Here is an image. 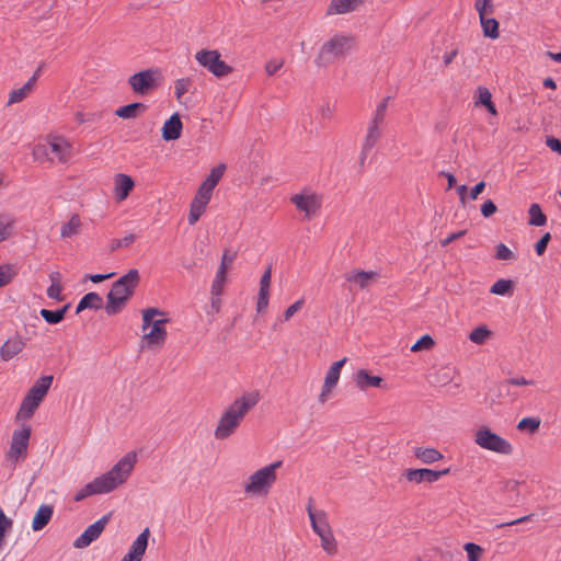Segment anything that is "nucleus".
I'll list each match as a JSON object with an SVG mask.
<instances>
[{
    "mask_svg": "<svg viewBox=\"0 0 561 561\" xmlns=\"http://www.w3.org/2000/svg\"><path fill=\"white\" fill-rule=\"evenodd\" d=\"M356 387L363 391L368 388H385L383 379L380 376H373L366 369H359L354 376Z\"/></svg>",
    "mask_w": 561,
    "mask_h": 561,
    "instance_id": "24",
    "label": "nucleus"
},
{
    "mask_svg": "<svg viewBox=\"0 0 561 561\" xmlns=\"http://www.w3.org/2000/svg\"><path fill=\"white\" fill-rule=\"evenodd\" d=\"M551 240L550 232H546L535 245V251L538 255H542Z\"/></svg>",
    "mask_w": 561,
    "mask_h": 561,
    "instance_id": "59",
    "label": "nucleus"
},
{
    "mask_svg": "<svg viewBox=\"0 0 561 561\" xmlns=\"http://www.w3.org/2000/svg\"><path fill=\"white\" fill-rule=\"evenodd\" d=\"M162 79L161 71L157 68H149L128 78V84L134 93L146 95L156 89Z\"/></svg>",
    "mask_w": 561,
    "mask_h": 561,
    "instance_id": "13",
    "label": "nucleus"
},
{
    "mask_svg": "<svg viewBox=\"0 0 561 561\" xmlns=\"http://www.w3.org/2000/svg\"><path fill=\"white\" fill-rule=\"evenodd\" d=\"M81 226H82V222H81L79 215H77V214L71 215L69 220L67 222L62 224V226L60 228V237L62 239L73 238L75 236L79 234V232L81 230Z\"/></svg>",
    "mask_w": 561,
    "mask_h": 561,
    "instance_id": "30",
    "label": "nucleus"
},
{
    "mask_svg": "<svg viewBox=\"0 0 561 561\" xmlns=\"http://www.w3.org/2000/svg\"><path fill=\"white\" fill-rule=\"evenodd\" d=\"M528 216V224L530 226L542 227L547 224V216L542 213L540 205L537 203L529 206Z\"/></svg>",
    "mask_w": 561,
    "mask_h": 561,
    "instance_id": "37",
    "label": "nucleus"
},
{
    "mask_svg": "<svg viewBox=\"0 0 561 561\" xmlns=\"http://www.w3.org/2000/svg\"><path fill=\"white\" fill-rule=\"evenodd\" d=\"M390 96L383 98L376 106L370 122L383 125Z\"/></svg>",
    "mask_w": 561,
    "mask_h": 561,
    "instance_id": "44",
    "label": "nucleus"
},
{
    "mask_svg": "<svg viewBox=\"0 0 561 561\" xmlns=\"http://www.w3.org/2000/svg\"><path fill=\"white\" fill-rule=\"evenodd\" d=\"M226 171V164L220 163L217 167L213 168L210 170V173L207 175L205 181L202 183L203 185L214 190L216 185L219 183L221 178L224 176V173Z\"/></svg>",
    "mask_w": 561,
    "mask_h": 561,
    "instance_id": "38",
    "label": "nucleus"
},
{
    "mask_svg": "<svg viewBox=\"0 0 561 561\" xmlns=\"http://www.w3.org/2000/svg\"><path fill=\"white\" fill-rule=\"evenodd\" d=\"M547 146L554 152L561 154V141L554 137H549L546 140Z\"/></svg>",
    "mask_w": 561,
    "mask_h": 561,
    "instance_id": "62",
    "label": "nucleus"
},
{
    "mask_svg": "<svg viewBox=\"0 0 561 561\" xmlns=\"http://www.w3.org/2000/svg\"><path fill=\"white\" fill-rule=\"evenodd\" d=\"M455 370L451 367H442L433 374L431 382L435 387H444L454 379Z\"/></svg>",
    "mask_w": 561,
    "mask_h": 561,
    "instance_id": "33",
    "label": "nucleus"
},
{
    "mask_svg": "<svg viewBox=\"0 0 561 561\" xmlns=\"http://www.w3.org/2000/svg\"><path fill=\"white\" fill-rule=\"evenodd\" d=\"M307 513L312 530L320 538V546L322 550L330 557L336 556L339 552V545L329 523L328 514L322 510H313L311 503L307 506Z\"/></svg>",
    "mask_w": 561,
    "mask_h": 561,
    "instance_id": "8",
    "label": "nucleus"
},
{
    "mask_svg": "<svg viewBox=\"0 0 561 561\" xmlns=\"http://www.w3.org/2000/svg\"><path fill=\"white\" fill-rule=\"evenodd\" d=\"M213 191L214 190L201 184L192 203L206 209V206L211 198Z\"/></svg>",
    "mask_w": 561,
    "mask_h": 561,
    "instance_id": "43",
    "label": "nucleus"
},
{
    "mask_svg": "<svg viewBox=\"0 0 561 561\" xmlns=\"http://www.w3.org/2000/svg\"><path fill=\"white\" fill-rule=\"evenodd\" d=\"M473 442L480 448L500 455H512L514 451L513 445L504 437L493 432L488 426H480L473 437Z\"/></svg>",
    "mask_w": 561,
    "mask_h": 561,
    "instance_id": "10",
    "label": "nucleus"
},
{
    "mask_svg": "<svg viewBox=\"0 0 561 561\" xmlns=\"http://www.w3.org/2000/svg\"><path fill=\"white\" fill-rule=\"evenodd\" d=\"M381 128H382V125H379L377 123H373L369 121L367 131H366L365 138L362 144V150H360V156H359V163L362 165L365 164L369 152L373 150V148L378 142V140L381 136Z\"/></svg>",
    "mask_w": 561,
    "mask_h": 561,
    "instance_id": "20",
    "label": "nucleus"
},
{
    "mask_svg": "<svg viewBox=\"0 0 561 561\" xmlns=\"http://www.w3.org/2000/svg\"><path fill=\"white\" fill-rule=\"evenodd\" d=\"M198 65L207 69L213 76L222 78L232 72V67L221 59L217 49H201L195 54Z\"/></svg>",
    "mask_w": 561,
    "mask_h": 561,
    "instance_id": "12",
    "label": "nucleus"
},
{
    "mask_svg": "<svg viewBox=\"0 0 561 561\" xmlns=\"http://www.w3.org/2000/svg\"><path fill=\"white\" fill-rule=\"evenodd\" d=\"M50 158H55V162L65 163L72 157V146L64 137L50 136L47 138Z\"/></svg>",
    "mask_w": 561,
    "mask_h": 561,
    "instance_id": "16",
    "label": "nucleus"
},
{
    "mask_svg": "<svg viewBox=\"0 0 561 561\" xmlns=\"http://www.w3.org/2000/svg\"><path fill=\"white\" fill-rule=\"evenodd\" d=\"M492 331L486 325L482 324L474 328L469 333L468 339L477 345H483L492 337Z\"/></svg>",
    "mask_w": 561,
    "mask_h": 561,
    "instance_id": "36",
    "label": "nucleus"
},
{
    "mask_svg": "<svg viewBox=\"0 0 561 561\" xmlns=\"http://www.w3.org/2000/svg\"><path fill=\"white\" fill-rule=\"evenodd\" d=\"M365 4V0H330L325 15H346L359 11Z\"/></svg>",
    "mask_w": 561,
    "mask_h": 561,
    "instance_id": "18",
    "label": "nucleus"
},
{
    "mask_svg": "<svg viewBox=\"0 0 561 561\" xmlns=\"http://www.w3.org/2000/svg\"><path fill=\"white\" fill-rule=\"evenodd\" d=\"M54 514V508L49 504H43L36 511L33 520H32V529L34 531L42 530L51 519Z\"/></svg>",
    "mask_w": 561,
    "mask_h": 561,
    "instance_id": "26",
    "label": "nucleus"
},
{
    "mask_svg": "<svg viewBox=\"0 0 561 561\" xmlns=\"http://www.w3.org/2000/svg\"><path fill=\"white\" fill-rule=\"evenodd\" d=\"M146 111V105L142 103H131L128 105L121 106L116 110L115 114L124 119L135 118L139 113Z\"/></svg>",
    "mask_w": 561,
    "mask_h": 561,
    "instance_id": "34",
    "label": "nucleus"
},
{
    "mask_svg": "<svg viewBox=\"0 0 561 561\" xmlns=\"http://www.w3.org/2000/svg\"><path fill=\"white\" fill-rule=\"evenodd\" d=\"M492 101V94L486 87L479 85L473 93L474 106H486Z\"/></svg>",
    "mask_w": 561,
    "mask_h": 561,
    "instance_id": "40",
    "label": "nucleus"
},
{
    "mask_svg": "<svg viewBox=\"0 0 561 561\" xmlns=\"http://www.w3.org/2000/svg\"><path fill=\"white\" fill-rule=\"evenodd\" d=\"M305 304V299L300 298L297 301H295L293 305H290L284 312V321L290 320L295 313L301 310L302 306Z\"/></svg>",
    "mask_w": 561,
    "mask_h": 561,
    "instance_id": "54",
    "label": "nucleus"
},
{
    "mask_svg": "<svg viewBox=\"0 0 561 561\" xmlns=\"http://www.w3.org/2000/svg\"><path fill=\"white\" fill-rule=\"evenodd\" d=\"M135 240H136V236L133 233H129L122 239L115 240L112 244V249L128 248L135 242Z\"/></svg>",
    "mask_w": 561,
    "mask_h": 561,
    "instance_id": "57",
    "label": "nucleus"
},
{
    "mask_svg": "<svg viewBox=\"0 0 561 561\" xmlns=\"http://www.w3.org/2000/svg\"><path fill=\"white\" fill-rule=\"evenodd\" d=\"M541 421L539 417H524L518 424L517 428L519 431H529L530 433H535L540 427Z\"/></svg>",
    "mask_w": 561,
    "mask_h": 561,
    "instance_id": "46",
    "label": "nucleus"
},
{
    "mask_svg": "<svg viewBox=\"0 0 561 561\" xmlns=\"http://www.w3.org/2000/svg\"><path fill=\"white\" fill-rule=\"evenodd\" d=\"M283 66V59H271L265 65V71L268 76H274Z\"/></svg>",
    "mask_w": 561,
    "mask_h": 561,
    "instance_id": "56",
    "label": "nucleus"
},
{
    "mask_svg": "<svg viewBox=\"0 0 561 561\" xmlns=\"http://www.w3.org/2000/svg\"><path fill=\"white\" fill-rule=\"evenodd\" d=\"M38 72H39V69L23 87H21L19 89H14L10 92L9 99H8V105L19 103V102L23 101L30 94V92L33 90V88L35 85Z\"/></svg>",
    "mask_w": 561,
    "mask_h": 561,
    "instance_id": "27",
    "label": "nucleus"
},
{
    "mask_svg": "<svg viewBox=\"0 0 561 561\" xmlns=\"http://www.w3.org/2000/svg\"><path fill=\"white\" fill-rule=\"evenodd\" d=\"M259 401L260 393L257 391H245L237 397L222 410L214 430L215 438L224 440L232 436Z\"/></svg>",
    "mask_w": 561,
    "mask_h": 561,
    "instance_id": "2",
    "label": "nucleus"
},
{
    "mask_svg": "<svg viewBox=\"0 0 561 561\" xmlns=\"http://www.w3.org/2000/svg\"><path fill=\"white\" fill-rule=\"evenodd\" d=\"M54 376H41L27 390L26 394L21 401L19 410L15 414V422L25 423L31 420L42 402L45 400L48 391L53 385Z\"/></svg>",
    "mask_w": 561,
    "mask_h": 561,
    "instance_id": "7",
    "label": "nucleus"
},
{
    "mask_svg": "<svg viewBox=\"0 0 561 561\" xmlns=\"http://www.w3.org/2000/svg\"><path fill=\"white\" fill-rule=\"evenodd\" d=\"M61 291L62 287L60 284H50V286L47 288V296L50 299L61 301L64 299Z\"/></svg>",
    "mask_w": 561,
    "mask_h": 561,
    "instance_id": "58",
    "label": "nucleus"
},
{
    "mask_svg": "<svg viewBox=\"0 0 561 561\" xmlns=\"http://www.w3.org/2000/svg\"><path fill=\"white\" fill-rule=\"evenodd\" d=\"M466 233L465 230H460V231H457V232H454L451 234H449L443 242H442V245L443 247H446L448 245L449 243L454 242L455 240L459 239L460 237H462L463 234Z\"/></svg>",
    "mask_w": 561,
    "mask_h": 561,
    "instance_id": "64",
    "label": "nucleus"
},
{
    "mask_svg": "<svg viewBox=\"0 0 561 561\" xmlns=\"http://www.w3.org/2000/svg\"><path fill=\"white\" fill-rule=\"evenodd\" d=\"M192 87L190 78H180L174 81V96L179 103H183V96Z\"/></svg>",
    "mask_w": 561,
    "mask_h": 561,
    "instance_id": "41",
    "label": "nucleus"
},
{
    "mask_svg": "<svg viewBox=\"0 0 561 561\" xmlns=\"http://www.w3.org/2000/svg\"><path fill=\"white\" fill-rule=\"evenodd\" d=\"M110 518V514L104 515L99 520L88 526L85 530L73 541V547L77 549H83L90 546L101 536L106 525L108 524Z\"/></svg>",
    "mask_w": 561,
    "mask_h": 561,
    "instance_id": "15",
    "label": "nucleus"
},
{
    "mask_svg": "<svg viewBox=\"0 0 561 561\" xmlns=\"http://www.w3.org/2000/svg\"><path fill=\"white\" fill-rule=\"evenodd\" d=\"M234 260V255L229 254L228 251H226L222 254L220 265L216 272L215 278L211 284V295L213 296H220L224 291L225 283L227 279V273L232 265Z\"/></svg>",
    "mask_w": 561,
    "mask_h": 561,
    "instance_id": "19",
    "label": "nucleus"
},
{
    "mask_svg": "<svg viewBox=\"0 0 561 561\" xmlns=\"http://www.w3.org/2000/svg\"><path fill=\"white\" fill-rule=\"evenodd\" d=\"M271 280H272V267L268 266L260 279L259 294L270 295Z\"/></svg>",
    "mask_w": 561,
    "mask_h": 561,
    "instance_id": "50",
    "label": "nucleus"
},
{
    "mask_svg": "<svg viewBox=\"0 0 561 561\" xmlns=\"http://www.w3.org/2000/svg\"><path fill=\"white\" fill-rule=\"evenodd\" d=\"M33 158L35 161L41 163L44 162H55V158H50V152L48 150L47 141L45 144H37L33 149Z\"/></svg>",
    "mask_w": 561,
    "mask_h": 561,
    "instance_id": "42",
    "label": "nucleus"
},
{
    "mask_svg": "<svg viewBox=\"0 0 561 561\" xmlns=\"http://www.w3.org/2000/svg\"><path fill=\"white\" fill-rule=\"evenodd\" d=\"M13 522L7 517L3 510L0 507V546L3 543L5 534L11 530Z\"/></svg>",
    "mask_w": 561,
    "mask_h": 561,
    "instance_id": "49",
    "label": "nucleus"
},
{
    "mask_svg": "<svg viewBox=\"0 0 561 561\" xmlns=\"http://www.w3.org/2000/svg\"><path fill=\"white\" fill-rule=\"evenodd\" d=\"M183 124L180 115L174 113L169 119H167L161 128L162 138L165 141L176 140L181 137Z\"/></svg>",
    "mask_w": 561,
    "mask_h": 561,
    "instance_id": "23",
    "label": "nucleus"
},
{
    "mask_svg": "<svg viewBox=\"0 0 561 561\" xmlns=\"http://www.w3.org/2000/svg\"><path fill=\"white\" fill-rule=\"evenodd\" d=\"M449 469H444L440 471L421 468V469H408L404 472V478L415 484H421L423 482L434 483L438 481L443 476L447 474Z\"/></svg>",
    "mask_w": 561,
    "mask_h": 561,
    "instance_id": "17",
    "label": "nucleus"
},
{
    "mask_svg": "<svg viewBox=\"0 0 561 561\" xmlns=\"http://www.w3.org/2000/svg\"><path fill=\"white\" fill-rule=\"evenodd\" d=\"M485 188V182L481 181L479 182L476 186H473L469 193V197L471 199H477L478 196L483 192V190Z\"/></svg>",
    "mask_w": 561,
    "mask_h": 561,
    "instance_id": "63",
    "label": "nucleus"
},
{
    "mask_svg": "<svg viewBox=\"0 0 561 561\" xmlns=\"http://www.w3.org/2000/svg\"><path fill=\"white\" fill-rule=\"evenodd\" d=\"M413 453H414V456L419 460H421L423 463H426V465L437 462V461L442 460L444 457L439 450L432 448V447H428V448L416 447V448H414Z\"/></svg>",
    "mask_w": 561,
    "mask_h": 561,
    "instance_id": "31",
    "label": "nucleus"
},
{
    "mask_svg": "<svg viewBox=\"0 0 561 561\" xmlns=\"http://www.w3.org/2000/svg\"><path fill=\"white\" fill-rule=\"evenodd\" d=\"M465 551L467 552L469 561H480V556L482 553V548L473 542H468L465 545Z\"/></svg>",
    "mask_w": 561,
    "mask_h": 561,
    "instance_id": "52",
    "label": "nucleus"
},
{
    "mask_svg": "<svg viewBox=\"0 0 561 561\" xmlns=\"http://www.w3.org/2000/svg\"><path fill=\"white\" fill-rule=\"evenodd\" d=\"M434 346V340L430 335H423L416 343L411 347L412 352H420L424 350H431Z\"/></svg>",
    "mask_w": 561,
    "mask_h": 561,
    "instance_id": "51",
    "label": "nucleus"
},
{
    "mask_svg": "<svg viewBox=\"0 0 561 561\" xmlns=\"http://www.w3.org/2000/svg\"><path fill=\"white\" fill-rule=\"evenodd\" d=\"M149 536V528H145L133 541L128 553H130L131 556L136 557L141 561L148 546Z\"/></svg>",
    "mask_w": 561,
    "mask_h": 561,
    "instance_id": "28",
    "label": "nucleus"
},
{
    "mask_svg": "<svg viewBox=\"0 0 561 561\" xmlns=\"http://www.w3.org/2000/svg\"><path fill=\"white\" fill-rule=\"evenodd\" d=\"M513 291V282L511 279H499L496 280L491 289L490 293L494 295H510Z\"/></svg>",
    "mask_w": 561,
    "mask_h": 561,
    "instance_id": "45",
    "label": "nucleus"
},
{
    "mask_svg": "<svg viewBox=\"0 0 561 561\" xmlns=\"http://www.w3.org/2000/svg\"><path fill=\"white\" fill-rule=\"evenodd\" d=\"M15 217L10 214H0V242L9 239L13 232Z\"/></svg>",
    "mask_w": 561,
    "mask_h": 561,
    "instance_id": "35",
    "label": "nucleus"
},
{
    "mask_svg": "<svg viewBox=\"0 0 561 561\" xmlns=\"http://www.w3.org/2000/svg\"><path fill=\"white\" fill-rule=\"evenodd\" d=\"M205 208L191 203L190 214H188V222L190 225H194L198 221L201 216L204 214Z\"/></svg>",
    "mask_w": 561,
    "mask_h": 561,
    "instance_id": "55",
    "label": "nucleus"
},
{
    "mask_svg": "<svg viewBox=\"0 0 561 561\" xmlns=\"http://www.w3.org/2000/svg\"><path fill=\"white\" fill-rule=\"evenodd\" d=\"M16 275V270L10 264L0 265V287L8 285Z\"/></svg>",
    "mask_w": 561,
    "mask_h": 561,
    "instance_id": "47",
    "label": "nucleus"
},
{
    "mask_svg": "<svg viewBox=\"0 0 561 561\" xmlns=\"http://www.w3.org/2000/svg\"><path fill=\"white\" fill-rule=\"evenodd\" d=\"M268 301L270 295L259 294L256 302L257 312H262L263 310H265L268 306Z\"/></svg>",
    "mask_w": 561,
    "mask_h": 561,
    "instance_id": "61",
    "label": "nucleus"
},
{
    "mask_svg": "<svg viewBox=\"0 0 561 561\" xmlns=\"http://www.w3.org/2000/svg\"><path fill=\"white\" fill-rule=\"evenodd\" d=\"M26 341L21 335L9 337L0 347V358L9 362L18 356L25 347Z\"/></svg>",
    "mask_w": 561,
    "mask_h": 561,
    "instance_id": "21",
    "label": "nucleus"
},
{
    "mask_svg": "<svg viewBox=\"0 0 561 561\" xmlns=\"http://www.w3.org/2000/svg\"><path fill=\"white\" fill-rule=\"evenodd\" d=\"M495 250V257L497 260L510 261L515 259V254L504 243H499Z\"/></svg>",
    "mask_w": 561,
    "mask_h": 561,
    "instance_id": "53",
    "label": "nucleus"
},
{
    "mask_svg": "<svg viewBox=\"0 0 561 561\" xmlns=\"http://www.w3.org/2000/svg\"><path fill=\"white\" fill-rule=\"evenodd\" d=\"M347 358L344 357L337 362H334L328 369L327 374H325V377H324V381H323V385H322V388H321V392L318 397V401L320 403H325L331 394H332V391L333 389L336 387L339 380H340V376H341V370H342V367L345 365Z\"/></svg>",
    "mask_w": 561,
    "mask_h": 561,
    "instance_id": "14",
    "label": "nucleus"
},
{
    "mask_svg": "<svg viewBox=\"0 0 561 561\" xmlns=\"http://www.w3.org/2000/svg\"><path fill=\"white\" fill-rule=\"evenodd\" d=\"M163 314V311L158 308H147L141 311L144 333L140 340L141 350L159 348L165 343L168 336L165 324L169 320L167 318L154 319Z\"/></svg>",
    "mask_w": 561,
    "mask_h": 561,
    "instance_id": "5",
    "label": "nucleus"
},
{
    "mask_svg": "<svg viewBox=\"0 0 561 561\" xmlns=\"http://www.w3.org/2000/svg\"><path fill=\"white\" fill-rule=\"evenodd\" d=\"M134 186V180L129 175L123 173L117 174L114 179V194L116 201H125Z\"/></svg>",
    "mask_w": 561,
    "mask_h": 561,
    "instance_id": "25",
    "label": "nucleus"
},
{
    "mask_svg": "<svg viewBox=\"0 0 561 561\" xmlns=\"http://www.w3.org/2000/svg\"><path fill=\"white\" fill-rule=\"evenodd\" d=\"M103 307V298L96 293H88L77 305L76 312L80 313L84 309H101Z\"/></svg>",
    "mask_w": 561,
    "mask_h": 561,
    "instance_id": "29",
    "label": "nucleus"
},
{
    "mask_svg": "<svg viewBox=\"0 0 561 561\" xmlns=\"http://www.w3.org/2000/svg\"><path fill=\"white\" fill-rule=\"evenodd\" d=\"M68 305L67 306H64L61 309H58V310H55V311H51V310H48V309H42L39 311L41 316L44 318V320L49 323V324H57L59 322H61L65 318V313L68 309Z\"/></svg>",
    "mask_w": 561,
    "mask_h": 561,
    "instance_id": "39",
    "label": "nucleus"
},
{
    "mask_svg": "<svg viewBox=\"0 0 561 561\" xmlns=\"http://www.w3.org/2000/svg\"><path fill=\"white\" fill-rule=\"evenodd\" d=\"M496 210H497L496 205L491 199H488L481 206V214L485 218H489L492 215H494L496 213Z\"/></svg>",
    "mask_w": 561,
    "mask_h": 561,
    "instance_id": "60",
    "label": "nucleus"
},
{
    "mask_svg": "<svg viewBox=\"0 0 561 561\" xmlns=\"http://www.w3.org/2000/svg\"><path fill=\"white\" fill-rule=\"evenodd\" d=\"M289 201L304 219L310 220L320 214L323 195L310 186H305L294 193Z\"/></svg>",
    "mask_w": 561,
    "mask_h": 561,
    "instance_id": "9",
    "label": "nucleus"
},
{
    "mask_svg": "<svg viewBox=\"0 0 561 561\" xmlns=\"http://www.w3.org/2000/svg\"><path fill=\"white\" fill-rule=\"evenodd\" d=\"M474 9L477 10L479 16L491 15L494 12L493 0H476Z\"/></svg>",
    "mask_w": 561,
    "mask_h": 561,
    "instance_id": "48",
    "label": "nucleus"
},
{
    "mask_svg": "<svg viewBox=\"0 0 561 561\" xmlns=\"http://www.w3.org/2000/svg\"><path fill=\"white\" fill-rule=\"evenodd\" d=\"M482 33L485 37L495 39L499 37V22L489 15L479 16Z\"/></svg>",
    "mask_w": 561,
    "mask_h": 561,
    "instance_id": "32",
    "label": "nucleus"
},
{
    "mask_svg": "<svg viewBox=\"0 0 561 561\" xmlns=\"http://www.w3.org/2000/svg\"><path fill=\"white\" fill-rule=\"evenodd\" d=\"M379 273L376 271L353 270L346 273L345 279L360 289L369 287L377 278Z\"/></svg>",
    "mask_w": 561,
    "mask_h": 561,
    "instance_id": "22",
    "label": "nucleus"
},
{
    "mask_svg": "<svg viewBox=\"0 0 561 561\" xmlns=\"http://www.w3.org/2000/svg\"><path fill=\"white\" fill-rule=\"evenodd\" d=\"M356 45V37L353 34L344 31L335 32L320 45L313 64L319 69H327L350 56Z\"/></svg>",
    "mask_w": 561,
    "mask_h": 561,
    "instance_id": "3",
    "label": "nucleus"
},
{
    "mask_svg": "<svg viewBox=\"0 0 561 561\" xmlns=\"http://www.w3.org/2000/svg\"><path fill=\"white\" fill-rule=\"evenodd\" d=\"M139 280L140 275L138 270L133 268L112 285V288L107 294V304L105 306L107 314L113 316L122 311L126 302L133 296Z\"/></svg>",
    "mask_w": 561,
    "mask_h": 561,
    "instance_id": "6",
    "label": "nucleus"
},
{
    "mask_svg": "<svg viewBox=\"0 0 561 561\" xmlns=\"http://www.w3.org/2000/svg\"><path fill=\"white\" fill-rule=\"evenodd\" d=\"M136 463L137 453L128 451L112 467L111 470L94 478L92 481L78 490L73 496V500L76 502H81L89 496L111 493L127 482L134 471Z\"/></svg>",
    "mask_w": 561,
    "mask_h": 561,
    "instance_id": "1",
    "label": "nucleus"
},
{
    "mask_svg": "<svg viewBox=\"0 0 561 561\" xmlns=\"http://www.w3.org/2000/svg\"><path fill=\"white\" fill-rule=\"evenodd\" d=\"M282 460L265 465L251 472L242 482V491L249 499L266 497L277 481Z\"/></svg>",
    "mask_w": 561,
    "mask_h": 561,
    "instance_id": "4",
    "label": "nucleus"
},
{
    "mask_svg": "<svg viewBox=\"0 0 561 561\" xmlns=\"http://www.w3.org/2000/svg\"><path fill=\"white\" fill-rule=\"evenodd\" d=\"M31 434L32 428L25 423L20 428L13 431L10 447L5 454L8 461L16 463L26 458Z\"/></svg>",
    "mask_w": 561,
    "mask_h": 561,
    "instance_id": "11",
    "label": "nucleus"
}]
</instances>
